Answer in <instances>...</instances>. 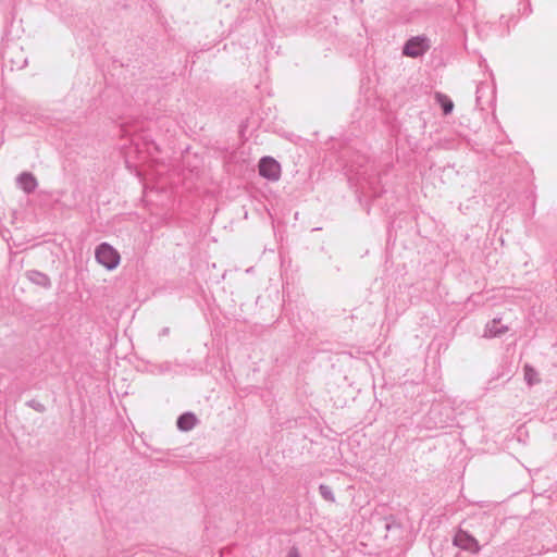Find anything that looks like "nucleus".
Returning <instances> with one entry per match:
<instances>
[{
	"label": "nucleus",
	"mask_w": 557,
	"mask_h": 557,
	"mask_svg": "<svg viewBox=\"0 0 557 557\" xmlns=\"http://www.w3.org/2000/svg\"><path fill=\"white\" fill-rule=\"evenodd\" d=\"M436 100L441 104L445 114H448L453 111L454 103L446 95L437 94Z\"/></svg>",
	"instance_id": "0eeeda50"
},
{
	"label": "nucleus",
	"mask_w": 557,
	"mask_h": 557,
	"mask_svg": "<svg viewBox=\"0 0 557 557\" xmlns=\"http://www.w3.org/2000/svg\"><path fill=\"white\" fill-rule=\"evenodd\" d=\"M454 545L471 554H478L481 550L479 541L466 531H458L454 537Z\"/></svg>",
	"instance_id": "7ed1b4c3"
},
{
	"label": "nucleus",
	"mask_w": 557,
	"mask_h": 557,
	"mask_svg": "<svg viewBox=\"0 0 557 557\" xmlns=\"http://www.w3.org/2000/svg\"><path fill=\"white\" fill-rule=\"evenodd\" d=\"M428 48V45L422 38H412L410 39L405 48L404 53L408 57L416 58L421 55Z\"/></svg>",
	"instance_id": "20e7f679"
},
{
	"label": "nucleus",
	"mask_w": 557,
	"mask_h": 557,
	"mask_svg": "<svg viewBox=\"0 0 557 557\" xmlns=\"http://www.w3.org/2000/svg\"><path fill=\"white\" fill-rule=\"evenodd\" d=\"M95 256L96 260L107 270H114L120 264V253L107 243L97 247Z\"/></svg>",
	"instance_id": "f257e3e1"
},
{
	"label": "nucleus",
	"mask_w": 557,
	"mask_h": 557,
	"mask_svg": "<svg viewBox=\"0 0 557 557\" xmlns=\"http://www.w3.org/2000/svg\"><path fill=\"white\" fill-rule=\"evenodd\" d=\"M259 174L269 180L276 182L282 174L281 164L272 157H263L258 164Z\"/></svg>",
	"instance_id": "f03ea898"
},
{
	"label": "nucleus",
	"mask_w": 557,
	"mask_h": 557,
	"mask_svg": "<svg viewBox=\"0 0 557 557\" xmlns=\"http://www.w3.org/2000/svg\"><path fill=\"white\" fill-rule=\"evenodd\" d=\"M20 184L22 188L27 193L33 191L37 186L36 178L32 174L27 173H24L20 176Z\"/></svg>",
	"instance_id": "423d86ee"
},
{
	"label": "nucleus",
	"mask_w": 557,
	"mask_h": 557,
	"mask_svg": "<svg viewBox=\"0 0 557 557\" xmlns=\"http://www.w3.org/2000/svg\"><path fill=\"white\" fill-rule=\"evenodd\" d=\"M196 417L193 413H185L181 416L177 420V426L182 431H189L196 424Z\"/></svg>",
	"instance_id": "39448f33"
}]
</instances>
